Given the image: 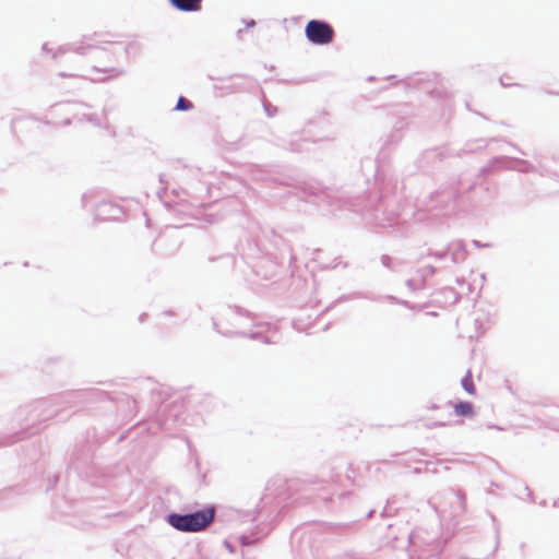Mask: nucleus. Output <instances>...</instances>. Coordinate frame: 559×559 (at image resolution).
Wrapping results in <instances>:
<instances>
[{
  "label": "nucleus",
  "mask_w": 559,
  "mask_h": 559,
  "mask_svg": "<svg viewBox=\"0 0 559 559\" xmlns=\"http://www.w3.org/2000/svg\"><path fill=\"white\" fill-rule=\"evenodd\" d=\"M462 386L468 394H471V395L476 394V386L474 384V380H473V376H472L471 371H468L466 373V376L462 379Z\"/></svg>",
  "instance_id": "5"
},
{
  "label": "nucleus",
  "mask_w": 559,
  "mask_h": 559,
  "mask_svg": "<svg viewBox=\"0 0 559 559\" xmlns=\"http://www.w3.org/2000/svg\"><path fill=\"white\" fill-rule=\"evenodd\" d=\"M454 413L461 417H472L474 415V406L469 402H460L454 405Z\"/></svg>",
  "instance_id": "4"
},
{
  "label": "nucleus",
  "mask_w": 559,
  "mask_h": 559,
  "mask_svg": "<svg viewBox=\"0 0 559 559\" xmlns=\"http://www.w3.org/2000/svg\"><path fill=\"white\" fill-rule=\"evenodd\" d=\"M215 509L207 508L191 514H170L168 523L178 531L199 532L207 527L214 520Z\"/></svg>",
  "instance_id": "1"
},
{
  "label": "nucleus",
  "mask_w": 559,
  "mask_h": 559,
  "mask_svg": "<svg viewBox=\"0 0 559 559\" xmlns=\"http://www.w3.org/2000/svg\"><path fill=\"white\" fill-rule=\"evenodd\" d=\"M305 34L308 40L316 45H328L333 41L335 35L330 24L318 20L307 23Z\"/></svg>",
  "instance_id": "2"
},
{
  "label": "nucleus",
  "mask_w": 559,
  "mask_h": 559,
  "mask_svg": "<svg viewBox=\"0 0 559 559\" xmlns=\"http://www.w3.org/2000/svg\"><path fill=\"white\" fill-rule=\"evenodd\" d=\"M191 108H192V104L189 100H187L182 96L178 98V102L176 105L177 110H189Z\"/></svg>",
  "instance_id": "6"
},
{
  "label": "nucleus",
  "mask_w": 559,
  "mask_h": 559,
  "mask_svg": "<svg viewBox=\"0 0 559 559\" xmlns=\"http://www.w3.org/2000/svg\"><path fill=\"white\" fill-rule=\"evenodd\" d=\"M171 5L180 11L194 12L201 10L202 0H169Z\"/></svg>",
  "instance_id": "3"
}]
</instances>
